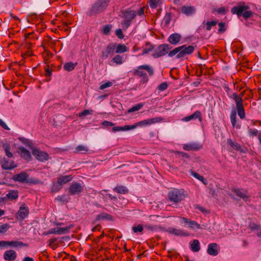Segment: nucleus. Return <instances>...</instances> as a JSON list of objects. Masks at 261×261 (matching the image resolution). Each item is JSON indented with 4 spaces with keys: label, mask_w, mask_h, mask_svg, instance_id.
<instances>
[{
    "label": "nucleus",
    "mask_w": 261,
    "mask_h": 261,
    "mask_svg": "<svg viewBox=\"0 0 261 261\" xmlns=\"http://www.w3.org/2000/svg\"><path fill=\"white\" fill-rule=\"evenodd\" d=\"M146 46H148V47L145 48L143 50V52L142 55H146L148 53H149L150 51H151L153 49V46L150 44L149 43H147Z\"/></svg>",
    "instance_id": "nucleus-44"
},
{
    "label": "nucleus",
    "mask_w": 261,
    "mask_h": 261,
    "mask_svg": "<svg viewBox=\"0 0 261 261\" xmlns=\"http://www.w3.org/2000/svg\"><path fill=\"white\" fill-rule=\"evenodd\" d=\"M202 145L197 142H189L187 144H183L182 148L186 151H197L200 149Z\"/></svg>",
    "instance_id": "nucleus-13"
},
{
    "label": "nucleus",
    "mask_w": 261,
    "mask_h": 261,
    "mask_svg": "<svg viewBox=\"0 0 261 261\" xmlns=\"http://www.w3.org/2000/svg\"><path fill=\"white\" fill-rule=\"evenodd\" d=\"M131 23L132 21L124 19L121 23L122 28L125 29H127L131 24Z\"/></svg>",
    "instance_id": "nucleus-58"
},
{
    "label": "nucleus",
    "mask_w": 261,
    "mask_h": 261,
    "mask_svg": "<svg viewBox=\"0 0 261 261\" xmlns=\"http://www.w3.org/2000/svg\"><path fill=\"white\" fill-rule=\"evenodd\" d=\"M72 177L71 175H65L61 176L57 178V184H58L59 187L57 188V190H59L62 188V186L65 184L72 180ZM58 187V185L54 186V187Z\"/></svg>",
    "instance_id": "nucleus-14"
},
{
    "label": "nucleus",
    "mask_w": 261,
    "mask_h": 261,
    "mask_svg": "<svg viewBox=\"0 0 261 261\" xmlns=\"http://www.w3.org/2000/svg\"><path fill=\"white\" fill-rule=\"evenodd\" d=\"M88 151V148L84 145H79L75 148V151L80 153H85Z\"/></svg>",
    "instance_id": "nucleus-37"
},
{
    "label": "nucleus",
    "mask_w": 261,
    "mask_h": 261,
    "mask_svg": "<svg viewBox=\"0 0 261 261\" xmlns=\"http://www.w3.org/2000/svg\"><path fill=\"white\" fill-rule=\"evenodd\" d=\"M248 134L250 136H256L258 134V130L256 129L248 128Z\"/></svg>",
    "instance_id": "nucleus-57"
},
{
    "label": "nucleus",
    "mask_w": 261,
    "mask_h": 261,
    "mask_svg": "<svg viewBox=\"0 0 261 261\" xmlns=\"http://www.w3.org/2000/svg\"><path fill=\"white\" fill-rule=\"evenodd\" d=\"M19 140L21 141L23 144H25L31 148H32V143L29 141V140L25 138H19Z\"/></svg>",
    "instance_id": "nucleus-55"
},
{
    "label": "nucleus",
    "mask_w": 261,
    "mask_h": 261,
    "mask_svg": "<svg viewBox=\"0 0 261 261\" xmlns=\"http://www.w3.org/2000/svg\"><path fill=\"white\" fill-rule=\"evenodd\" d=\"M230 120L231 124L233 126H234L236 124V112L235 111L232 112L230 114Z\"/></svg>",
    "instance_id": "nucleus-51"
},
{
    "label": "nucleus",
    "mask_w": 261,
    "mask_h": 261,
    "mask_svg": "<svg viewBox=\"0 0 261 261\" xmlns=\"http://www.w3.org/2000/svg\"><path fill=\"white\" fill-rule=\"evenodd\" d=\"M26 184H40L41 183V181L39 180V179H36V178H32V177H31V178H29L27 177V179L26 180V181L25 182Z\"/></svg>",
    "instance_id": "nucleus-40"
},
{
    "label": "nucleus",
    "mask_w": 261,
    "mask_h": 261,
    "mask_svg": "<svg viewBox=\"0 0 261 261\" xmlns=\"http://www.w3.org/2000/svg\"><path fill=\"white\" fill-rule=\"evenodd\" d=\"M112 29V26L109 24L105 25L102 28V33L105 35H108Z\"/></svg>",
    "instance_id": "nucleus-52"
},
{
    "label": "nucleus",
    "mask_w": 261,
    "mask_h": 261,
    "mask_svg": "<svg viewBox=\"0 0 261 261\" xmlns=\"http://www.w3.org/2000/svg\"><path fill=\"white\" fill-rule=\"evenodd\" d=\"M219 29L218 30L219 32H224L225 31L224 23L223 22H219L218 23Z\"/></svg>",
    "instance_id": "nucleus-64"
},
{
    "label": "nucleus",
    "mask_w": 261,
    "mask_h": 261,
    "mask_svg": "<svg viewBox=\"0 0 261 261\" xmlns=\"http://www.w3.org/2000/svg\"><path fill=\"white\" fill-rule=\"evenodd\" d=\"M161 121V118L159 117H154L140 121L131 125L132 129H134L137 127H145L151 124L159 122Z\"/></svg>",
    "instance_id": "nucleus-5"
},
{
    "label": "nucleus",
    "mask_w": 261,
    "mask_h": 261,
    "mask_svg": "<svg viewBox=\"0 0 261 261\" xmlns=\"http://www.w3.org/2000/svg\"><path fill=\"white\" fill-rule=\"evenodd\" d=\"M115 53L117 54H122L128 51V48L126 47L125 44H116V47L115 48Z\"/></svg>",
    "instance_id": "nucleus-27"
},
{
    "label": "nucleus",
    "mask_w": 261,
    "mask_h": 261,
    "mask_svg": "<svg viewBox=\"0 0 261 261\" xmlns=\"http://www.w3.org/2000/svg\"><path fill=\"white\" fill-rule=\"evenodd\" d=\"M232 191L235 193L237 196L242 198L245 201L249 200V197L246 191L239 189H233Z\"/></svg>",
    "instance_id": "nucleus-17"
},
{
    "label": "nucleus",
    "mask_w": 261,
    "mask_h": 261,
    "mask_svg": "<svg viewBox=\"0 0 261 261\" xmlns=\"http://www.w3.org/2000/svg\"><path fill=\"white\" fill-rule=\"evenodd\" d=\"M143 228H144V226L139 224L137 226H133V230L134 232L136 233L138 232H142L143 230Z\"/></svg>",
    "instance_id": "nucleus-54"
},
{
    "label": "nucleus",
    "mask_w": 261,
    "mask_h": 261,
    "mask_svg": "<svg viewBox=\"0 0 261 261\" xmlns=\"http://www.w3.org/2000/svg\"><path fill=\"white\" fill-rule=\"evenodd\" d=\"M132 129L130 125H126L123 126H116L112 128L113 132H116L118 131H126Z\"/></svg>",
    "instance_id": "nucleus-29"
},
{
    "label": "nucleus",
    "mask_w": 261,
    "mask_h": 261,
    "mask_svg": "<svg viewBox=\"0 0 261 261\" xmlns=\"http://www.w3.org/2000/svg\"><path fill=\"white\" fill-rule=\"evenodd\" d=\"M125 20L132 21L136 16V12L133 10H127L123 13Z\"/></svg>",
    "instance_id": "nucleus-25"
},
{
    "label": "nucleus",
    "mask_w": 261,
    "mask_h": 261,
    "mask_svg": "<svg viewBox=\"0 0 261 261\" xmlns=\"http://www.w3.org/2000/svg\"><path fill=\"white\" fill-rule=\"evenodd\" d=\"M171 20V15L170 13H166L163 18V22L165 25H168L169 24Z\"/></svg>",
    "instance_id": "nucleus-47"
},
{
    "label": "nucleus",
    "mask_w": 261,
    "mask_h": 261,
    "mask_svg": "<svg viewBox=\"0 0 261 261\" xmlns=\"http://www.w3.org/2000/svg\"><path fill=\"white\" fill-rule=\"evenodd\" d=\"M2 167L5 170H11L16 167V165L12 161H9L5 158H4L1 161Z\"/></svg>",
    "instance_id": "nucleus-19"
},
{
    "label": "nucleus",
    "mask_w": 261,
    "mask_h": 261,
    "mask_svg": "<svg viewBox=\"0 0 261 261\" xmlns=\"http://www.w3.org/2000/svg\"><path fill=\"white\" fill-rule=\"evenodd\" d=\"M116 47V43L109 44L101 51V58L102 60L107 59L109 56L113 55Z\"/></svg>",
    "instance_id": "nucleus-7"
},
{
    "label": "nucleus",
    "mask_w": 261,
    "mask_h": 261,
    "mask_svg": "<svg viewBox=\"0 0 261 261\" xmlns=\"http://www.w3.org/2000/svg\"><path fill=\"white\" fill-rule=\"evenodd\" d=\"M180 219L181 223H185L186 225L189 226L191 220L188 219L185 217H180Z\"/></svg>",
    "instance_id": "nucleus-63"
},
{
    "label": "nucleus",
    "mask_w": 261,
    "mask_h": 261,
    "mask_svg": "<svg viewBox=\"0 0 261 261\" xmlns=\"http://www.w3.org/2000/svg\"><path fill=\"white\" fill-rule=\"evenodd\" d=\"M252 12L251 11L245 10L243 13L242 15L243 16V17L244 18L247 19V18H248L249 17H251L252 16Z\"/></svg>",
    "instance_id": "nucleus-60"
},
{
    "label": "nucleus",
    "mask_w": 261,
    "mask_h": 261,
    "mask_svg": "<svg viewBox=\"0 0 261 261\" xmlns=\"http://www.w3.org/2000/svg\"><path fill=\"white\" fill-rule=\"evenodd\" d=\"M188 226L192 229H199L201 228L200 224H199L196 221H192V220H191V221L190 222V223H189V225Z\"/></svg>",
    "instance_id": "nucleus-43"
},
{
    "label": "nucleus",
    "mask_w": 261,
    "mask_h": 261,
    "mask_svg": "<svg viewBox=\"0 0 261 261\" xmlns=\"http://www.w3.org/2000/svg\"><path fill=\"white\" fill-rule=\"evenodd\" d=\"M112 61L115 63L116 64L120 65L123 63V60L121 56L117 55L113 58Z\"/></svg>",
    "instance_id": "nucleus-36"
},
{
    "label": "nucleus",
    "mask_w": 261,
    "mask_h": 261,
    "mask_svg": "<svg viewBox=\"0 0 261 261\" xmlns=\"http://www.w3.org/2000/svg\"><path fill=\"white\" fill-rule=\"evenodd\" d=\"M194 50V47L192 45L186 46L184 45L176 47L168 53V56L172 57L176 55V59H180L185 57L186 55L191 54Z\"/></svg>",
    "instance_id": "nucleus-2"
},
{
    "label": "nucleus",
    "mask_w": 261,
    "mask_h": 261,
    "mask_svg": "<svg viewBox=\"0 0 261 261\" xmlns=\"http://www.w3.org/2000/svg\"><path fill=\"white\" fill-rule=\"evenodd\" d=\"M166 231L170 234H174L177 236H188L189 234L180 229H176L173 227H170L166 230Z\"/></svg>",
    "instance_id": "nucleus-23"
},
{
    "label": "nucleus",
    "mask_w": 261,
    "mask_h": 261,
    "mask_svg": "<svg viewBox=\"0 0 261 261\" xmlns=\"http://www.w3.org/2000/svg\"><path fill=\"white\" fill-rule=\"evenodd\" d=\"M196 119H198L200 122H201L202 120L201 113L199 111H196L193 114L182 118L181 119V121L184 122H188Z\"/></svg>",
    "instance_id": "nucleus-15"
},
{
    "label": "nucleus",
    "mask_w": 261,
    "mask_h": 261,
    "mask_svg": "<svg viewBox=\"0 0 261 261\" xmlns=\"http://www.w3.org/2000/svg\"><path fill=\"white\" fill-rule=\"evenodd\" d=\"M227 143L230 146H231L233 148L237 150H239L241 149V146L239 144L236 142H233L230 139H228L227 140Z\"/></svg>",
    "instance_id": "nucleus-41"
},
{
    "label": "nucleus",
    "mask_w": 261,
    "mask_h": 261,
    "mask_svg": "<svg viewBox=\"0 0 261 261\" xmlns=\"http://www.w3.org/2000/svg\"><path fill=\"white\" fill-rule=\"evenodd\" d=\"M181 12L186 16H190L195 13L196 9L194 6L185 5L181 8Z\"/></svg>",
    "instance_id": "nucleus-18"
},
{
    "label": "nucleus",
    "mask_w": 261,
    "mask_h": 261,
    "mask_svg": "<svg viewBox=\"0 0 261 261\" xmlns=\"http://www.w3.org/2000/svg\"><path fill=\"white\" fill-rule=\"evenodd\" d=\"M147 71L149 75L152 76L154 73V70L152 67L149 65H143L137 67V68L134 69L132 71V74L134 76H138L142 77V81L143 83H146L148 81L147 76Z\"/></svg>",
    "instance_id": "nucleus-1"
},
{
    "label": "nucleus",
    "mask_w": 261,
    "mask_h": 261,
    "mask_svg": "<svg viewBox=\"0 0 261 261\" xmlns=\"http://www.w3.org/2000/svg\"><path fill=\"white\" fill-rule=\"evenodd\" d=\"M29 214V209L25 204H22L17 213L16 217L18 219L23 220L27 218Z\"/></svg>",
    "instance_id": "nucleus-10"
},
{
    "label": "nucleus",
    "mask_w": 261,
    "mask_h": 261,
    "mask_svg": "<svg viewBox=\"0 0 261 261\" xmlns=\"http://www.w3.org/2000/svg\"><path fill=\"white\" fill-rule=\"evenodd\" d=\"M115 34L119 39H123L124 37V35L122 33V30L121 29H117L115 31Z\"/></svg>",
    "instance_id": "nucleus-59"
},
{
    "label": "nucleus",
    "mask_w": 261,
    "mask_h": 261,
    "mask_svg": "<svg viewBox=\"0 0 261 261\" xmlns=\"http://www.w3.org/2000/svg\"><path fill=\"white\" fill-rule=\"evenodd\" d=\"M10 227V225L7 223L0 225V233H4L6 232Z\"/></svg>",
    "instance_id": "nucleus-45"
},
{
    "label": "nucleus",
    "mask_w": 261,
    "mask_h": 261,
    "mask_svg": "<svg viewBox=\"0 0 261 261\" xmlns=\"http://www.w3.org/2000/svg\"><path fill=\"white\" fill-rule=\"evenodd\" d=\"M77 63H73L72 62L66 63L63 66L64 69L67 71H71L73 70L76 66Z\"/></svg>",
    "instance_id": "nucleus-30"
},
{
    "label": "nucleus",
    "mask_w": 261,
    "mask_h": 261,
    "mask_svg": "<svg viewBox=\"0 0 261 261\" xmlns=\"http://www.w3.org/2000/svg\"><path fill=\"white\" fill-rule=\"evenodd\" d=\"M190 249L193 252H198L200 249L199 241L195 239L190 243Z\"/></svg>",
    "instance_id": "nucleus-26"
},
{
    "label": "nucleus",
    "mask_w": 261,
    "mask_h": 261,
    "mask_svg": "<svg viewBox=\"0 0 261 261\" xmlns=\"http://www.w3.org/2000/svg\"><path fill=\"white\" fill-rule=\"evenodd\" d=\"M161 3V0H149L150 7L154 9L156 8Z\"/></svg>",
    "instance_id": "nucleus-42"
},
{
    "label": "nucleus",
    "mask_w": 261,
    "mask_h": 261,
    "mask_svg": "<svg viewBox=\"0 0 261 261\" xmlns=\"http://www.w3.org/2000/svg\"><path fill=\"white\" fill-rule=\"evenodd\" d=\"M144 227L145 229L150 231H155L158 229L157 225L151 224H145L144 225Z\"/></svg>",
    "instance_id": "nucleus-38"
},
{
    "label": "nucleus",
    "mask_w": 261,
    "mask_h": 261,
    "mask_svg": "<svg viewBox=\"0 0 261 261\" xmlns=\"http://www.w3.org/2000/svg\"><path fill=\"white\" fill-rule=\"evenodd\" d=\"M170 48L168 44H164L160 45L152 54V56L154 58H158L164 56L168 53L169 49Z\"/></svg>",
    "instance_id": "nucleus-8"
},
{
    "label": "nucleus",
    "mask_w": 261,
    "mask_h": 261,
    "mask_svg": "<svg viewBox=\"0 0 261 261\" xmlns=\"http://www.w3.org/2000/svg\"><path fill=\"white\" fill-rule=\"evenodd\" d=\"M84 186L80 183L73 182H72L69 188V192L71 195L79 194L83 191Z\"/></svg>",
    "instance_id": "nucleus-11"
},
{
    "label": "nucleus",
    "mask_w": 261,
    "mask_h": 261,
    "mask_svg": "<svg viewBox=\"0 0 261 261\" xmlns=\"http://www.w3.org/2000/svg\"><path fill=\"white\" fill-rule=\"evenodd\" d=\"M73 225L70 224L67 226L64 227H56L50 229L47 231L44 232V235H48L50 234H65L69 232V230L73 227Z\"/></svg>",
    "instance_id": "nucleus-6"
},
{
    "label": "nucleus",
    "mask_w": 261,
    "mask_h": 261,
    "mask_svg": "<svg viewBox=\"0 0 261 261\" xmlns=\"http://www.w3.org/2000/svg\"><path fill=\"white\" fill-rule=\"evenodd\" d=\"M18 153L24 160H28L31 158L30 152L23 147H19L18 148Z\"/></svg>",
    "instance_id": "nucleus-22"
},
{
    "label": "nucleus",
    "mask_w": 261,
    "mask_h": 261,
    "mask_svg": "<svg viewBox=\"0 0 261 261\" xmlns=\"http://www.w3.org/2000/svg\"><path fill=\"white\" fill-rule=\"evenodd\" d=\"M191 175L192 176H193V177H194L195 178L198 179L200 181H202L203 183L205 184V183L204 182V180H205L203 176L199 175V174H198L197 173H196V172H194L191 171Z\"/></svg>",
    "instance_id": "nucleus-46"
},
{
    "label": "nucleus",
    "mask_w": 261,
    "mask_h": 261,
    "mask_svg": "<svg viewBox=\"0 0 261 261\" xmlns=\"http://www.w3.org/2000/svg\"><path fill=\"white\" fill-rule=\"evenodd\" d=\"M57 241V239L56 238H52L48 241V246L53 249H55L56 247L54 246V243Z\"/></svg>",
    "instance_id": "nucleus-61"
},
{
    "label": "nucleus",
    "mask_w": 261,
    "mask_h": 261,
    "mask_svg": "<svg viewBox=\"0 0 261 261\" xmlns=\"http://www.w3.org/2000/svg\"><path fill=\"white\" fill-rule=\"evenodd\" d=\"M238 115L241 119H244L245 117V110L243 108V106L237 107Z\"/></svg>",
    "instance_id": "nucleus-39"
},
{
    "label": "nucleus",
    "mask_w": 261,
    "mask_h": 261,
    "mask_svg": "<svg viewBox=\"0 0 261 261\" xmlns=\"http://www.w3.org/2000/svg\"><path fill=\"white\" fill-rule=\"evenodd\" d=\"M111 217V215L109 214H107L105 213H101L100 214H99L97 216L96 219L97 220H100V219H110Z\"/></svg>",
    "instance_id": "nucleus-50"
},
{
    "label": "nucleus",
    "mask_w": 261,
    "mask_h": 261,
    "mask_svg": "<svg viewBox=\"0 0 261 261\" xmlns=\"http://www.w3.org/2000/svg\"><path fill=\"white\" fill-rule=\"evenodd\" d=\"M217 23V21L213 20L211 21H207L206 22V28L207 31H210L212 27L216 25Z\"/></svg>",
    "instance_id": "nucleus-49"
},
{
    "label": "nucleus",
    "mask_w": 261,
    "mask_h": 261,
    "mask_svg": "<svg viewBox=\"0 0 261 261\" xmlns=\"http://www.w3.org/2000/svg\"><path fill=\"white\" fill-rule=\"evenodd\" d=\"M6 196L8 199L11 200L16 199L18 197L17 191L14 190L10 191Z\"/></svg>",
    "instance_id": "nucleus-33"
},
{
    "label": "nucleus",
    "mask_w": 261,
    "mask_h": 261,
    "mask_svg": "<svg viewBox=\"0 0 261 261\" xmlns=\"http://www.w3.org/2000/svg\"><path fill=\"white\" fill-rule=\"evenodd\" d=\"M186 196L187 193L182 189H174L169 191L168 194L169 200L174 203L180 202L184 200Z\"/></svg>",
    "instance_id": "nucleus-3"
},
{
    "label": "nucleus",
    "mask_w": 261,
    "mask_h": 261,
    "mask_svg": "<svg viewBox=\"0 0 261 261\" xmlns=\"http://www.w3.org/2000/svg\"><path fill=\"white\" fill-rule=\"evenodd\" d=\"M219 248L217 243H211L208 245L207 252L212 256H216L218 254Z\"/></svg>",
    "instance_id": "nucleus-16"
},
{
    "label": "nucleus",
    "mask_w": 261,
    "mask_h": 261,
    "mask_svg": "<svg viewBox=\"0 0 261 261\" xmlns=\"http://www.w3.org/2000/svg\"><path fill=\"white\" fill-rule=\"evenodd\" d=\"M32 154L37 160L40 162H45L49 159V155L47 152L38 149H33Z\"/></svg>",
    "instance_id": "nucleus-9"
},
{
    "label": "nucleus",
    "mask_w": 261,
    "mask_h": 261,
    "mask_svg": "<svg viewBox=\"0 0 261 261\" xmlns=\"http://www.w3.org/2000/svg\"><path fill=\"white\" fill-rule=\"evenodd\" d=\"M17 256L16 252L13 250H9L5 252L4 258L7 261H14Z\"/></svg>",
    "instance_id": "nucleus-20"
},
{
    "label": "nucleus",
    "mask_w": 261,
    "mask_h": 261,
    "mask_svg": "<svg viewBox=\"0 0 261 261\" xmlns=\"http://www.w3.org/2000/svg\"><path fill=\"white\" fill-rule=\"evenodd\" d=\"M101 195L102 196V197L105 198L106 199H110L113 201H116L117 198L116 197L110 194H107V193H101Z\"/></svg>",
    "instance_id": "nucleus-48"
},
{
    "label": "nucleus",
    "mask_w": 261,
    "mask_h": 261,
    "mask_svg": "<svg viewBox=\"0 0 261 261\" xmlns=\"http://www.w3.org/2000/svg\"><path fill=\"white\" fill-rule=\"evenodd\" d=\"M28 245L25 243H24L22 242L18 241H12L11 243V247L16 248V247H27Z\"/></svg>",
    "instance_id": "nucleus-35"
},
{
    "label": "nucleus",
    "mask_w": 261,
    "mask_h": 261,
    "mask_svg": "<svg viewBox=\"0 0 261 261\" xmlns=\"http://www.w3.org/2000/svg\"><path fill=\"white\" fill-rule=\"evenodd\" d=\"M3 147H4L6 155L9 158H12L13 156V154L10 151V144L8 143H4L3 145Z\"/></svg>",
    "instance_id": "nucleus-31"
},
{
    "label": "nucleus",
    "mask_w": 261,
    "mask_h": 261,
    "mask_svg": "<svg viewBox=\"0 0 261 261\" xmlns=\"http://www.w3.org/2000/svg\"><path fill=\"white\" fill-rule=\"evenodd\" d=\"M168 88V85L166 82H164L162 84H161L158 86V89L160 91H164L166 90Z\"/></svg>",
    "instance_id": "nucleus-62"
},
{
    "label": "nucleus",
    "mask_w": 261,
    "mask_h": 261,
    "mask_svg": "<svg viewBox=\"0 0 261 261\" xmlns=\"http://www.w3.org/2000/svg\"><path fill=\"white\" fill-rule=\"evenodd\" d=\"M114 190L118 193L126 194L128 192L127 188L123 186H118L115 187Z\"/></svg>",
    "instance_id": "nucleus-32"
},
{
    "label": "nucleus",
    "mask_w": 261,
    "mask_h": 261,
    "mask_svg": "<svg viewBox=\"0 0 261 261\" xmlns=\"http://www.w3.org/2000/svg\"><path fill=\"white\" fill-rule=\"evenodd\" d=\"M181 40V36L177 33H174L168 37V42L173 45L177 44Z\"/></svg>",
    "instance_id": "nucleus-24"
},
{
    "label": "nucleus",
    "mask_w": 261,
    "mask_h": 261,
    "mask_svg": "<svg viewBox=\"0 0 261 261\" xmlns=\"http://www.w3.org/2000/svg\"><path fill=\"white\" fill-rule=\"evenodd\" d=\"M92 110H85L83 111L81 113H79V116L80 117H82L88 115L92 114Z\"/></svg>",
    "instance_id": "nucleus-56"
},
{
    "label": "nucleus",
    "mask_w": 261,
    "mask_h": 261,
    "mask_svg": "<svg viewBox=\"0 0 261 261\" xmlns=\"http://www.w3.org/2000/svg\"><path fill=\"white\" fill-rule=\"evenodd\" d=\"M249 9V7L247 5H245L244 3L240 4L237 6L233 7L231 9V12L233 14H237L238 16L242 15L243 13L245 10H248Z\"/></svg>",
    "instance_id": "nucleus-12"
},
{
    "label": "nucleus",
    "mask_w": 261,
    "mask_h": 261,
    "mask_svg": "<svg viewBox=\"0 0 261 261\" xmlns=\"http://www.w3.org/2000/svg\"><path fill=\"white\" fill-rule=\"evenodd\" d=\"M110 2V0H97L92 6L89 12V15L97 14L103 11L108 7Z\"/></svg>",
    "instance_id": "nucleus-4"
},
{
    "label": "nucleus",
    "mask_w": 261,
    "mask_h": 261,
    "mask_svg": "<svg viewBox=\"0 0 261 261\" xmlns=\"http://www.w3.org/2000/svg\"><path fill=\"white\" fill-rule=\"evenodd\" d=\"M144 106V104L142 103H139L136 105L132 107L131 108L127 110L128 113H131L132 112L139 111Z\"/></svg>",
    "instance_id": "nucleus-34"
},
{
    "label": "nucleus",
    "mask_w": 261,
    "mask_h": 261,
    "mask_svg": "<svg viewBox=\"0 0 261 261\" xmlns=\"http://www.w3.org/2000/svg\"><path fill=\"white\" fill-rule=\"evenodd\" d=\"M29 175L27 173L22 172L19 174H15L12 179L15 181L25 183Z\"/></svg>",
    "instance_id": "nucleus-21"
},
{
    "label": "nucleus",
    "mask_w": 261,
    "mask_h": 261,
    "mask_svg": "<svg viewBox=\"0 0 261 261\" xmlns=\"http://www.w3.org/2000/svg\"><path fill=\"white\" fill-rule=\"evenodd\" d=\"M232 98L234 99V100L236 102V108L243 106L242 98L239 97V95L236 93H233Z\"/></svg>",
    "instance_id": "nucleus-28"
},
{
    "label": "nucleus",
    "mask_w": 261,
    "mask_h": 261,
    "mask_svg": "<svg viewBox=\"0 0 261 261\" xmlns=\"http://www.w3.org/2000/svg\"><path fill=\"white\" fill-rule=\"evenodd\" d=\"M113 85V83L110 82V81H108L105 83H102L100 85V87H99V89L100 90H103L108 87H110L111 86H112Z\"/></svg>",
    "instance_id": "nucleus-53"
}]
</instances>
